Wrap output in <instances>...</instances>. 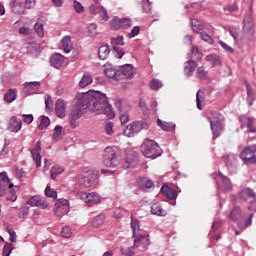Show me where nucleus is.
<instances>
[{
  "mask_svg": "<svg viewBox=\"0 0 256 256\" xmlns=\"http://www.w3.org/2000/svg\"><path fill=\"white\" fill-rule=\"evenodd\" d=\"M113 51H115L116 57L118 59H122L123 55H125V52L123 51V48H120L118 46H114Z\"/></svg>",
  "mask_w": 256,
  "mask_h": 256,
  "instance_id": "0e129e2a",
  "label": "nucleus"
},
{
  "mask_svg": "<svg viewBox=\"0 0 256 256\" xmlns=\"http://www.w3.org/2000/svg\"><path fill=\"white\" fill-rule=\"evenodd\" d=\"M116 107L118 111H120V122L122 125H127L129 123V113L123 111V108L121 107V100H118L116 102Z\"/></svg>",
  "mask_w": 256,
  "mask_h": 256,
  "instance_id": "393cba45",
  "label": "nucleus"
},
{
  "mask_svg": "<svg viewBox=\"0 0 256 256\" xmlns=\"http://www.w3.org/2000/svg\"><path fill=\"white\" fill-rule=\"evenodd\" d=\"M135 128L133 127V124L127 125L124 129V135L126 137H133L135 135Z\"/></svg>",
  "mask_w": 256,
  "mask_h": 256,
  "instance_id": "8fccbe9b",
  "label": "nucleus"
},
{
  "mask_svg": "<svg viewBox=\"0 0 256 256\" xmlns=\"http://www.w3.org/2000/svg\"><path fill=\"white\" fill-rule=\"evenodd\" d=\"M27 205H30L31 207H41V209H47V207H49V203L40 196H32L27 201Z\"/></svg>",
  "mask_w": 256,
  "mask_h": 256,
  "instance_id": "4468645a",
  "label": "nucleus"
},
{
  "mask_svg": "<svg viewBox=\"0 0 256 256\" xmlns=\"http://www.w3.org/2000/svg\"><path fill=\"white\" fill-rule=\"evenodd\" d=\"M62 133H63V127L56 126L54 128L53 141H59Z\"/></svg>",
  "mask_w": 256,
  "mask_h": 256,
  "instance_id": "09e8293b",
  "label": "nucleus"
},
{
  "mask_svg": "<svg viewBox=\"0 0 256 256\" xmlns=\"http://www.w3.org/2000/svg\"><path fill=\"white\" fill-rule=\"evenodd\" d=\"M142 8L144 13H149L151 11V2L149 0L143 1Z\"/></svg>",
  "mask_w": 256,
  "mask_h": 256,
  "instance_id": "338daca9",
  "label": "nucleus"
},
{
  "mask_svg": "<svg viewBox=\"0 0 256 256\" xmlns=\"http://www.w3.org/2000/svg\"><path fill=\"white\" fill-rule=\"evenodd\" d=\"M85 111H87V104L81 102V94L78 95V101L74 109H72L69 121L70 125L73 129H76V127H79V122H77L78 119H81L83 115H85Z\"/></svg>",
  "mask_w": 256,
  "mask_h": 256,
  "instance_id": "20e7f679",
  "label": "nucleus"
},
{
  "mask_svg": "<svg viewBox=\"0 0 256 256\" xmlns=\"http://www.w3.org/2000/svg\"><path fill=\"white\" fill-rule=\"evenodd\" d=\"M55 105V112L57 117L63 119L67 113V104L63 100H57Z\"/></svg>",
  "mask_w": 256,
  "mask_h": 256,
  "instance_id": "aec40b11",
  "label": "nucleus"
},
{
  "mask_svg": "<svg viewBox=\"0 0 256 256\" xmlns=\"http://www.w3.org/2000/svg\"><path fill=\"white\" fill-rule=\"evenodd\" d=\"M149 245H151L149 241V235H138L134 237V245L132 249H135L138 253H145L147 249H149Z\"/></svg>",
  "mask_w": 256,
  "mask_h": 256,
  "instance_id": "0eeeda50",
  "label": "nucleus"
},
{
  "mask_svg": "<svg viewBox=\"0 0 256 256\" xmlns=\"http://www.w3.org/2000/svg\"><path fill=\"white\" fill-rule=\"evenodd\" d=\"M34 29H35L38 37H43V35H45V30L43 29V25L41 23H36L34 25Z\"/></svg>",
  "mask_w": 256,
  "mask_h": 256,
  "instance_id": "6e6d98bb",
  "label": "nucleus"
},
{
  "mask_svg": "<svg viewBox=\"0 0 256 256\" xmlns=\"http://www.w3.org/2000/svg\"><path fill=\"white\" fill-rule=\"evenodd\" d=\"M32 159L36 163V167H41V141L36 142V147L29 149Z\"/></svg>",
  "mask_w": 256,
  "mask_h": 256,
  "instance_id": "dca6fc26",
  "label": "nucleus"
},
{
  "mask_svg": "<svg viewBox=\"0 0 256 256\" xmlns=\"http://www.w3.org/2000/svg\"><path fill=\"white\" fill-rule=\"evenodd\" d=\"M121 73L125 77H133V65L125 64L121 68Z\"/></svg>",
  "mask_w": 256,
  "mask_h": 256,
  "instance_id": "4c0bfd02",
  "label": "nucleus"
},
{
  "mask_svg": "<svg viewBox=\"0 0 256 256\" xmlns=\"http://www.w3.org/2000/svg\"><path fill=\"white\" fill-rule=\"evenodd\" d=\"M104 73L106 75V77H108L109 79H115L116 81H119L120 77H119V70H117V67L108 64L105 66L104 69Z\"/></svg>",
  "mask_w": 256,
  "mask_h": 256,
  "instance_id": "6ab92c4d",
  "label": "nucleus"
},
{
  "mask_svg": "<svg viewBox=\"0 0 256 256\" xmlns=\"http://www.w3.org/2000/svg\"><path fill=\"white\" fill-rule=\"evenodd\" d=\"M110 26L111 29H113L114 31H119V29H121V19L119 17H114L111 21H110Z\"/></svg>",
  "mask_w": 256,
  "mask_h": 256,
  "instance_id": "79ce46f5",
  "label": "nucleus"
},
{
  "mask_svg": "<svg viewBox=\"0 0 256 256\" xmlns=\"http://www.w3.org/2000/svg\"><path fill=\"white\" fill-rule=\"evenodd\" d=\"M54 215L56 217H59V219H61V217H65V215H67V213H69V200L67 199H59L56 201V203L54 204Z\"/></svg>",
  "mask_w": 256,
  "mask_h": 256,
  "instance_id": "1a4fd4ad",
  "label": "nucleus"
},
{
  "mask_svg": "<svg viewBox=\"0 0 256 256\" xmlns=\"http://www.w3.org/2000/svg\"><path fill=\"white\" fill-rule=\"evenodd\" d=\"M196 73L199 79H207V71H205V68L203 66L199 67Z\"/></svg>",
  "mask_w": 256,
  "mask_h": 256,
  "instance_id": "13d9d810",
  "label": "nucleus"
},
{
  "mask_svg": "<svg viewBox=\"0 0 256 256\" xmlns=\"http://www.w3.org/2000/svg\"><path fill=\"white\" fill-rule=\"evenodd\" d=\"M78 183L83 189H95L97 187V175L91 171L82 172L79 175Z\"/></svg>",
  "mask_w": 256,
  "mask_h": 256,
  "instance_id": "423d86ee",
  "label": "nucleus"
},
{
  "mask_svg": "<svg viewBox=\"0 0 256 256\" xmlns=\"http://www.w3.org/2000/svg\"><path fill=\"white\" fill-rule=\"evenodd\" d=\"M246 89H247V103L248 105H253V90H251V86L246 83Z\"/></svg>",
  "mask_w": 256,
  "mask_h": 256,
  "instance_id": "5fc2aeb1",
  "label": "nucleus"
},
{
  "mask_svg": "<svg viewBox=\"0 0 256 256\" xmlns=\"http://www.w3.org/2000/svg\"><path fill=\"white\" fill-rule=\"evenodd\" d=\"M109 53H111V49L109 48V45H102L98 49V57L102 61H105L107 57H109Z\"/></svg>",
  "mask_w": 256,
  "mask_h": 256,
  "instance_id": "c85d7f7f",
  "label": "nucleus"
},
{
  "mask_svg": "<svg viewBox=\"0 0 256 256\" xmlns=\"http://www.w3.org/2000/svg\"><path fill=\"white\" fill-rule=\"evenodd\" d=\"M241 128L245 129V127L248 129V133H255L256 129L253 127V124L255 123V119L249 118L247 116H242L240 118Z\"/></svg>",
  "mask_w": 256,
  "mask_h": 256,
  "instance_id": "a211bd4d",
  "label": "nucleus"
},
{
  "mask_svg": "<svg viewBox=\"0 0 256 256\" xmlns=\"http://www.w3.org/2000/svg\"><path fill=\"white\" fill-rule=\"evenodd\" d=\"M46 111H51V107H53V100L51 96H47L45 98Z\"/></svg>",
  "mask_w": 256,
  "mask_h": 256,
  "instance_id": "774afa93",
  "label": "nucleus"
},
{
  "mask_svg": "<svg viewBox=\"0 0 256 256\" xmlns=\"http://www.w3.org/2000/svg\"><path fill=\"white\" fill-rule=\"evenodd\" d=\"M223 10L226 15H229V13H233V11L237 10V5L235 3L226 5L223 7Z\"/></svg>",
  "mask_w": 256,
  "mask_h": 256,
  "instance_id": "4d7b16f0",
  "label": "nucleus"
},
{
  "mask_svg": "<svg viewBox=\"0 0 256 256\" xmlns=\"http://www.w3.org/2000/svg\"><path fill=\"white\" fill-rule=\"evenodd\" d=\"M12 11L16 15H24L25 6L23 5V2H13Z\"/></svg>",
  "mask_w": 256,
  "mask_h": 256,
  "instance_id": "473e14b6",
  "label": "nucleus"
},
{
  "mask_svg": "<svg viewBox=\"0 0 256 256\" xmlns=\"http://www.w3.org/2000/svg\"><path fill=\"white\" fill-rule=\"evenodd\" d=\"M120 23H121L122 29H129V27H131L133 25L129 18L120 19Z\"/></svg>",
  "mask_w": 256,
  "mask_h": 256,
  "instance_id": "bf43d9fd",
  "label": "nucleus"
},
{
  "mask_svg": "<svg viewBox=\"0 0 256 256\" xmlns=\"http://www.w3.org/2000/svg\"><path fill=\"white\" fill-rule=\"evenodd\" d=\"M46 197H50V199H57V191L55 189L51 188L50 186H47L44 191Z\"/></svg>",
  "mask_w": 256,
  "mask_h": 256,
  "instance_id": "37998d69",
  "label": "nucleus"
},
{
  "mask_svg": "<svg viewBox=\"0 0 256 256\" xmlns=\"http://www.w3.org/2000/svg\"><path fill=\"white\" fill-rule=\"evenodd\" d=\"M157 125L162 129V131H175V124L171 122H165L161 119H157Z\"/></svg>",
  "mask_w": 256,
  "mask_h": 256,
  "instance_id": "cd10ccee",
  "label": "nucleus"
},
{
  "mask_svg": "<svg viewBox=\"0 0 256 256\" xmlns=\"http://www.w3.org/2000/svg\"><path fill=\"white\" fill-rule=\"evenodd\" d=\"M50 63L52 67L59 69L61 67H65L67 65V58L63 57L61 54H54L50 58Z\"/></svg>",
  "mask_w": 256,
  "mask_h": 256,
  "instance_id": "2eb2a0df",
  "label": "nucleus"
},
{
  "mask_svg": "<svg viewBox=\"0 0 256 256\" xmlns=\"http://www.w3.org/2000/svg\"><path fill=\"white\" fill-rule=\"evenodd\" d=\"M253 219V214H250L249 217L242 222H238L239 229H247L251 225V220Z\"/></svg>",
  "mask_w": 256,
  "mask_h": 256,
  "instance_id": "c03bdc74",
  "label": "nucleus"
},
{
  "mask_svg": "<svg viewBox=\"0 0 256 256\" xmlns=\"http://www.w3.org/2000/svg\"><path fill=\"white\" fill-rule=\"evenodd\" d=\"M103 223H105V214H100L94 217L92 221V227H94V229H99Z\"/></svg>",
  "mask_w": 256,
  "mask_h": 256,
  "instance_id": "72a5a7b5",
  "label": "nucleus"
},
{
  "mask_svg": "<svg viewBox=\"0 0 256 256\" xmlns=\"http://www.w3.org/2000/svg\"><path fill=\"white\" fill-rule=\"evenodd\" d=\"M163 87V83L159 79H153L150 82V88L153 89L154 91H157Z\"/></svg>",
  "mask_w": 256,
  "mask_h": 256,
  "instance_id": "49530a36",
  "label": "nucleus"
},
{
  "mask_svg": "<svg viewBox=\"0 0 256 256\" xmlns=\"http://www.w3.org/2000/svg\"><path fill=\"white\" fill-rule=\"evenodd\" d=\"M80 197H81L82 201H84V203H86L89 206L97 205V204L101 203V196H99L95 192L82 193Z\"/></svg>",
  "mask_w": 256,
  "mask_h": 256,
  "instance_id": "9b49d317",
  "label": "nucleus"
},
{
  "mask_svg": "<svg viewBox=\"0 0 256 256\" xmlns=\"http://www.w3.org/2000/svg\"><path fill=\"white\" fill-rule=\"evenodd\" d=\"M141 152L147 159H157L163 153L157 142L149 139L145 140L141 145Z\"/></svg>",
  "mask_w": 256,
  "mask_h": 256,
  "instance_id": "7ed1b4c3",
  "label": "nucleus"
},
{
  "mask_svg": "<svg viewBox=\"0 0 256 256\" xmlns=\"http://www.w3.org/2000/svg\"><path fill=\"white\" fill-rule=\"evenodd\" d=\"M61 235L65 239H69V237H71V235H72L71 228H69L67 226L63 227L62 231H61Z\"/></svg>",
  "mask_w": 256,
  "mask_h": 256,
  "instance_id": "052dcab7",
  "label": "nucleus"
},
{
  "mask_svg": "<svg viewBox=\"0 0 256 256\" xmlns=\"http://www.w3.org/2000/svg\"><path fill=\"white\" fill-rule=\"evenodd\" d=\"M218 176L221 177V181H222V185L220 186V189H222L224 193H229V191H232L233 184H231V180L225 175H223V173L221 172H218Z\"/></svg>",
  "mask_w": 256,
  "mask_h": 256,
  "instance_id": "412c9836",
  "label": "nucleus"
},
{
  "mask_svg": "<svg viewBox=\"0 0 256 256\" xmlns=\"http://www.w3.org/2000/svg\"><path fill=\"white\" fill-rule=\"evenodd\" d=\"M88 33L91 37H95L97 35V24H90L88 26Z\"/></svg>",
  "mask_w": 256,
  "mask_h": 256,
  "instance_id": "680f3d73",
  "label": "nucleus"
},
{
  "mask_svg": "<svg viewBox=\"0 0 256 256\" xmlns=\"http://www.w3.org/2000/svg\"><path fill=\"white\" fill-rule=\"evenodd\" d=\"M131 229L133 231V237H137L138 236L137 233H139V229H140L139 220H132Z\"/></svg>",
  "mask_w": 256,
  "mask_h": 256,
  "instance_id": "3c124183",
  "label": "nucleus"
},
{
  "mask_svg": "<svg viewBox=\"0 0 256 256\" xmlns=\"http://www.w3.org/2000/svg\"><path fill=\"white\" fill-rule=\"evenodd\" d=\"M92 83L93 77H91V74L85 73L79 82V86L81 87V89H85V87H88V85H91Z\"/></svg>",
  "mask_w": 256,
  "mask_h": 256,
  "instance_id": "2f4dec72",
  "label": "nucleus"
},
{
  "mask_svg": "<svg viewBox=\"0 0 256 256\" xmlns=\"http://www.w3.org/2000/svg\"><path fill=\"white\" fill-rule=\"evenodd\" d=\"M60 43L64 53H71V49H73V42H71V36H64Z\"/></svg>",
  "mask_w": 256,
  "mask_h": 256,
  "instance_id": "b1692460",
  "label": "nucleus"
},
{
  "mask_svg": "<svg viewBox=\"0 0 256 256\" xmlns=\"http://www.w3.org/2000/svg\"><path fill=\"white\" fill-rule=\"evenodd\" d=\"M161 193L163 195H166L167 199H177V192L171 188H169V186L167 185H163L161 187Z\"/></svg>",
  "mask_w": 256,
  "mask_h": 256,
  "instance_id": "a878e982",
  "label": "nucleus"
},
{
  "mask_svg": "<svg viewBox=\"0 0 256 256\" xmlns=\"http://www.w3.org/2000/svg\"><path fill=\"white\" fill-rule=\"evenodd\" d=\"M205 96L203 95V92L199 91L196 93V105H197V109H199L201 111V109H203V106H201V99H204Z\"/></svg>",
  "mask_w": 256,
  "mask_h": 256,
  "instance_id": "864d4df0",
  "label": "nucleus"
},
{
  "mask_svg": "<svg viewBox=\"0 0 256 256\" xmlns=\"http://www.w3.org/2000/svg\"><path fill=\"white\" fill-rule=\"evenodd\" d=\"M240 199L243 201H250L251 205L248 207L249 211H255L256 201H255V192L251 188H245L239 193Z\"/></svg>",
  "mask_w": 256,
  "mask_h": 256,
  "instance_id": "9d476101",
  "label": "nucleus"
},
{
  "mask_svg": "<svg viewBox=\"0 0 256 256\" xmlns=\"http://www.w3.org/2000/svg\"><path fill=\"white\" fill-rule=\"evenodd\" d=\"M50 124H51V120L49 119V117L42 116L40 120V124L38 125V129L40 131H43V129H47V127H49Z\"/></svg>",
  "mask_w": 256,
  "mask_h": 256,
  "instance_id": "a19ab883",
  "label": "nucleus"
},
{
  "mask_svg": "<svg viewBox=\"0 0 256 256\" xmlns=\"http://www.w3.org/2000/svg\"><path fill=\"white\" fill-rule=\"evenodd\" d=\"M9 191L10 196H7V201H17V193L13 190V183L7 176V172L0 173V197Z\"/></svg>",
  "mask_w": 256,
  "mask_h": 256,
  "instance_id": "f03ea898",
  "label": "nucleus"
},
{
  "mask_svg": "<svg viewBox=\"0 0 256 256\" xmlns=\"http://www.w3.org/2000/svg\"><path fill=\"white\" fill-rule=\"evenodd\" d=\"M121 254L125 256H133L135 253H138L136 249H133L132 247H126V248H121Z\"/></svg>",
  "mask_w": 256,
  "mask_h": 256,
  "instance_id": "a18cd8bd",
  "label": "nucleus"
},
{
  "mask_svg": "<svg viewBox=\"0 0 256 256\" xmlns=\"http://www.w3.org/2000/svg\"><path fill=\"white\" fill-rule=\"evenodd\" d=\"M203 29H205L203 22L197 19L192 20V31H194V33H199V31H203Z\"/></svg>",
  "mask_w": 256,
  "mask_h": 256,
  "instance_id": "c9c22d12",
  "label": "nucleus"
},
{
  "mask_svg": "<svg viewBox=\"0 0 256 256\" xmlns=\"http://www.w3.org/2000/svg\"><path fill=\"white\" fill-rule=\"evenodd\" d=\"M210 115L211 116L208 117L209 123H211V121H215L216 123H221L225 121V118H223V115H221L220 113L212 112Z\"/></svg>",
  "mask_w": 256,
  "mask_h": 256,
  "instance_id": "58836bf2",
  "label": "nucleus"
},
{
  "mask_svg": "<svg viewBox=\"0 0 256 256\" xmlns=\"http://www.w3.org/2000/svg\"><path fill=\"white\" fill-rule=\"evenodd\" d=\"M151 214L157 215L158 217H163V216L167 215V212L165 210H163V208L161 207V204L154 203L151 206Z\"/></svg>",
  "mask_w": 256,
  "mask_h": 256,
  "instance_id": "c756f323",
  "label": "nucleus"
},
{
  "mask_svg": "<svg viewBox=\"0 0 256 256\" xmlns=\"http://www.w3.org/2000/svg\"><path fill=\"white\" fill-rule=\"evenodd\" d=\"M119 148L108 146L103 152V165L105 167H117L119 165Z\"/></svg>",
  "mask_w": 256,
  "mask_h": 256,
  "instance_id": "39448f33",
  "label": "nucleus"
},
{
  "mask_svg": "<svg viewBox=\"0 0 256 256\" xmlns=\"http://www.w3.org/2000/svg\"><path fill=\"white\" fill-rule=\"evenodd\" d=\"M21 127H23V122L21 119L17 118L16 116H12L10 118L8 130L12 133H19V131H21Z\"/></svg>",
  "mask_w": 256,
  "mask_h": 256,
  "instance_id": "f3484780",
  "label": "nucleus"
},
{
  "mask_svg": "<svg viewBox=\"0 0 256 256\" xmlns=\"http://www.w3.org/2000/svg\"><path fill=\"white\" fill-rule=\"evenodd\" d=\"M16 99H17V92L15 91V89H9L7 93H5L4 95V100L7 103H13V101H15Z\"/></svg>",
  "mask_w": 256,
  "mask_h": 256,
  "instance_id": "f704fd0d",
  "label": "nucleus"
},
{
  "mask_svg": "<svg viewBox=\"0 0 256 256\" xmlns=\"http://www.w3.org/2000/svg\"><path fill=\"white\" fill-rule=\"evenodd\" d=\"M206 61L211 63L212 67H221V57L217 54H209L206 56Z\"/></svg>",
  "mask_w": 256,
  "mask_h": 256,
  "instance_id": "bb28decb",
  "label": "nucleus"
},
{
  "mask_svg": "<svg viewBox=\"0 0 256 256\" xmlns=\"http://www.w3.org/2000/svg\"><path fill=\"white\" fill-rule=\"evenodd\" d=\"M139 165V159L137 158V154H127L125 163L123 164V169H133Z\"/></svg>",
  "mask_w": 256,
  "mask_h": 256,
  "instance_id": "ddd939ff",
  "label": "nucleus"
},
{
  "mask_svg": "<svg viewBox=\"0 0 256 256\" xmlns=\"http://www.w3.org/2000/svg\"><path fill=\"white\" fill-rule=\"evenodd\" d=\"M65 169L59 165H55L51 168V179H57L61 173H63Z\"/></svg>",
  "mask_w": 256,
  "mask_h": 256,
  "instance_id": "e433bc0d",
  "label": "nucleus"
},
{
  "mask_svg": "<svg viewBox=\"0 0 256 256\" xmlns=\"http://www.w3.org/2000/svg\"><path fill=\"white\" fill-rule=\"evenodd\" d=\"M198 64L197 62L193 60H188L187 62L184 63V73L188 77H191L193 75V72L197 69Z\"/></svg>",
  "mask_w": 256,
  "mask_h": 256,
  "instance_id": "5701e85b",
  "label": "nucleus"
},
{
  "mask_svg": "<svg viewBox=\"0 0 256 256\" xmlns=\"http://www.w3.org/2000/svg\"><path fill=\"white\" fill-rule=\"evenodd\" d=\"M73 6H74L76 13H83L85 11V7H83V5H81L77 1H74Z\"/></svg>",
  "mask_w": 256,
  "mask_h": 256,
  "instance_id": "69168bd1",
  "label": "nucleus"
},
{
  "mask_svg": "<svg viewBox=\"0 0 256 256\" xmlns=\"http://www.w3.org/2000/svg\"><path fill=\"white\" fill-rule=\"evenodd\" d=\"M80 96L81 103L87 105V109H90L93 113H96L97 115H106L109 119H113V117H115L113 106L109 104L107 95L99 91H92L80 94Z\"/></svg>",
  "mask_w": 256,
  "mask_h": 256,
  "instance_id": "f257e3e1",
  "label": "nucleus"
},
{
  "mask_svg": "<svg viewBox=\"0 0 256 256\" xmlns=\"http://www.w3.org/2000/svg\"><path fill=\"white\" fill-rule=\"evenodd\" d=\"M240 159H242L246 165L256 163V145L245 147L240 154Z\"/></svg>",
  "mask_w": 256,
  "mask_h": 256,
  "instance_id": "6e6552de",
  "label": "nucleus"
},
{
  "mask_svg": "<svg viewBox=\"0 0 256 256\" xmlns=\"http://www.w3.org/2000/svg\"><path fill=\"white\" fill-rule=\"evenodd\" d=\"M123 36H117L116 38L111 39V45L113 49L117 47V45H125V42L123 41Z\"/></svg>",
  "mask_w": 256,
  "mask_h": 256,
  "instance_id": "de8ad7c7",
  "label": "nucleus"
},
{
  "mask_svg": "<svg viewBox=\"0 0 256 256\" xmlns=\"http://www.w3.org/2000/svg\"><path fill=\"white\" fill-rule=\"evenodd\" d=\"M229 218L232 220V221H238V219H241V208L239 207H235L230 215H229Z\"/></svg>",
  "mask_w": 256,
  "mask_h": 256,
  "instance_id": "ea45409f",
  "label": "nucleus"
},
{
  "mask_svg": "<svg viewBox=\"0 0 256 256\" xmlns=\"http://www.w3.org/2000/svg\"><path fill=\"white\" fill-rule=\"evenodd\" d=\"M39 87H41V83L38 81L25 82L23 93H25V95H35V93H38Z\"/></svg>",
  "mask_w": 256,
  "mask_h": 256,
  "instance_id": "f8f14e48",
  "label": "nucleus"
},
{
  "mask_svg": "<svg viewBox=\"0 0 256 256\" xmlns=\"http://www.w3.org/2000/svg\"><path fill=\"white\" fill-rule=\"evenodd\" d=\"M141 32V27L135 26L132 31L128 34L129 39H133V37H137Z\"/></svg>",
  "mask_w": 256,
  "mask_h": 256,
  "instance_id": "e2e57ef3",
  "label": "nucleus"
},
{
  "mask_svg": "<svg viewBox=\"0 0 256 256\" xmlns=\"http://www.w3.org/2000/svg\"><path fill=\"white\" fill-rule=\"evenodd\" d=\"M132 125L135 133H140L143 129H149V123L147 121L133 122Z\"/></svg>",
  "mask_w": 256,
  "mask_h": 256,
  "instance_id": "7c9ffc66",
  "label": "nucleus"
},
{
  "mask_svg": "<svg viewBox=\"0 0 256 256\" xmlns=\"http://www.w3.org/2000/svg\"><path fill=\"white\" fill-rule=\"evenodd\" d=\"M210 129L214 135V139H217V137H219L221 132L225 129V124H223V122L211 121Z\"/></svg>",
  "mask_w": 256,
  "mask_h": 256,
  "instance_id": "4be33fe9",
  "label": "nucleus"
},
{
  "mask_svg": "<svg viewBox=\"0 0 256 256\" xmlns=\"http://www.w3.org/2000/svg\"><path fill=\"white\" fill-rule=\"evenodd\" d=\"M13 251V245L11 243H6L2 250V256H9Z\"/></svg>",
  "mask_w": 256,
  "mask_h": 256,
  "instance_id": "603ef678",
  "label": "nucleus"
}]
</instances>
